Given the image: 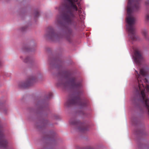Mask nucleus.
<instances>
[{"label": "nucleus", "mask_w": 149, "mask_h": 149, "mask_svg": "<svg viewBox=\"0 0 149 149\" xmlns=\"http://www.w3.org/2000/svg\"><path fill=\"white\" fill-rule=\"evenodd\" d=\"M136 76L138 82V85L134 87L135 95L132 99V101L140 100L143 104L144 107L148 111L149 115V98L146 89L149 93V85L146 84L148 80L144 78L147 74V72L144 68L140 70V74L135 70Z\"/></svg>", "instance_id": "obj_1"}, {"label": "nucleus", "mask_w": 149, "mask_h": 149, "mask_svg": "<svg viewBox=\"0 0 149 149\" xmlns=\"http://www.w3.org/2000/svg\"><path fill=\"white\" fill-rule=\"evenodd\" d=\"M79 5L78 0H65L58 8V11L61 15L63 19L68 25L76 29L79 20L73 13L72 10L77 11L78 8L76 4ZM79 15L81 18V10H78Z\"/></svg>", "instance_id": "obj_2"}, {"label": "nucleus", "mask_w": 149, "mask_h": 149, "mask_svg": "<svg viewBox=\"0 0 149 149\" xmlns=\"http://www.w3.org/2000/svg\"><path fill=\"white\" fill-rule=\"evenodd\" d=\"M57 85L64 87L71 86L78 91L77 95H72L70 97L66 103L67 106L76 105L83 107L87 105V101L81 99L80 97V95L83 91V86L81 81L77 80L74 77H69L68 82L65 81V79L62 78L58 80Z\"/></svg>", "instance_id": "obj_3"}, {"label": "nucleus", "mask_w": 149, "mask_h": 149, "mask_svg": "<svg viewBox=\"0 0 149 149\" xmlns=\"http://www.w3.org/2000/svg\"><path fill=\"white\" fill-rule=\"evenodd\" d=\"M140 7L139 0H129L127 9V16L126 22L127 23V29L129 36L131 40L135 41L137 40V37L136 34L134 26L135 18L132 15L134 11H138Z\"/></svg>", "instance_id": "obj_4"}, {"label": "nucleus", "mask_w": 149, "mask_h": 149, "mask_svg": "<svg viewBox=\"0 0 149 149\" xmlns=\"http://www.w3.org/2000/svg\"><path fill=\"white\" fill-rule=\"evenodd\" d=\"M70 124L78 127V130L81 132H84L88 130V125L85 123H82L77 120L76 118H72L70 121Z\"/></svg>", "instance_id": "obj_5"}, {"label": "nucleus", "mask_w": 149, "mask_h": 149, "mask_svg": "<svg viewBox=\"0 0 149 149\" xmlns=\"http://www.w3.org/2000/svg\"><path fill=\"white\" fill-rule=\"evenodd\" d=\"M45 36L52 41H55L62 38L60 33H56L54 29L51 27L48 28Z\"/></svg>", "instance_id": "obj_6"}, {"label": "nucleus", "mask_w": 149, "mask_h": 149, "mask_svg": "<svg viewBox=\"0 0 149 149\" xmlns=\"http://www.w3.org/2000/svg\"><path fill=\"white\" fill-rule=\"evenodd\" d=\"M36 78L33 76H30L28 77L25 82H21L19 86L22 88H26L32 85L33 83L36 81Z\"/></svg>", "instance_id": "obj_7"}, {"label": "nucleus", "mask_w": 149, "mask_h": 149, "mask_svg": "<svg viewBox=\"0 0 149 149\" xmlns=\"http://www.w3.org/2000/svg\"><path fill=\"white\" fill-rule=\"evenodd\" d=\"M134 61L138 64H140L143 57L141 51L138 49L134 50Z\"/></svg>", "instance_id": "obj_8"}, {"label": "nucleus", "mask_w": 149, "mask_h": 149, "mask_svg": "<svg viewBox=\"0 0 149 149\" xmlns=\"http://www.w3.org/2000/svg\"><path fill=\"white\" fill-rule=\"evenodd\" d=\"M66 39L70 42H72V38L69 36H67L66 37Z\"/></svg>", "instance_id": "obj_9"}, {"label": "nucleus", "mask_w": 149, "mask_h": 149, "mask_svg": "<svg viewBox=\"0 0 149 149\" xmlns=\"http://www.w3.org/2000/svg\"><path fill=\"white\" fill-rule=\"evenodd\" d=\"M39 13L38 10L35 11L34 13L35 17H38L40 15Z\"/></svg>", "instance_id": "obj_10"}, {"label": "nucleus", "mask_w": 149, "mask_h": 149, "mask_svg": "<svg viewBox=\"0 0 149 149\" xmlns=\"http://www.w3.org/2000/svg\"><path fill=\"white\" fill-rule=\"evenodd\" d=\"M142 33L143 35L145 37L147 34V31L146 30H143L142 31Z\"/></svg>", "instance_id": "obj_11"}, {"label": "nucleus", "mask_w": 149, "mask_h": 149, "mask_svg": "<svg viewBox=\"0 0 149 149\" xmlns=\"http://www.w3.org/2000/svg\"><path fill=\"white\" fill-rule=\"evenodd\" d=\"M30 59V58L29 57H26L24 60V61L25 62H28Z\"/></svg>", "instance_id": "obj_12"}, {"label": "nucleus", "mask_w": 149, "mask_h": 149, "mask_svg": "<svg viewBox=\"0 0 149 149\" xmlns=\"http://www.w3.org/2000/svg\"><path fill=\"white\" fill-rule=\"evenodd\" d=\"M68 34L71 35L72 32V31L71 29L68 30L67 31Z\"/></svg>", "instance_id": "obj_13"}, {"label": "nucleus", "mask_w": 149, "mask_h": 149, "mask_svg": "<svg viewBox=\"0 0 149 149\" xmlns=\"http://www.w3.org/2000/svg\"><path fill=\"white\" fill-rule=\"evenodd\" d=\"M146 19L147 21L149 20V15L148 14H147L146 16Z\"/></svg>", "instance_id": "obj_14"}, {"label": "nucleus", "mask_w": 149, "mask_h": 149, "mask_svg": "<svg viewBox=\"0 0 149 149\" xmlns=\"http://www.w3.org/2000/svg\"><path fill=\"white\" fill-rule=\"evenodd\" d=\"M27 28V27L26 26H24L22 27L21 28V30L22 31H24L26 30Z\"/></svg>", "instance_id": "obj_15"}, {"label": "nucleus", "mask_w": 149, "mask_h": 149, "mask_svg": "<svg viewBox=\"0 0 149 149\" xmlns=\"http://www.w3.org/2000/svg\"><path fill=\"white\" fill-rule=\"evenodd\" d=\"M52 93H49L48 95V98H50L52 96Z\"/></svg>", "instance_id": "obj_16"}, {"label": "nucleus", "mask_w": 149, "mask_h": 149, "mask_svg": "<svg viewBox=\"0 0 149 149\" xmlns=\"http://www.w3.org/2000/svg\"><path fill=\"white\" fill-rule=\"evenodd\" d=\"M57 21H58V22H59V18H58V16L57 17Z\"/></svg>", "instance_id": "obj_17"}, {"label": "nucleus", "mask_w": 149, "mask_h": 149, "mask_svg": "<svg viewBox=\"0 0 149 149\" xmlns=\"http://www.w3.org/2000/svg\"><path fill=\"white\" fill-rule=\"evenodd\" d=\"M27 51H29V49H26Z\"/></svg>", "instance_id": "obj_18"}]
</instances>
